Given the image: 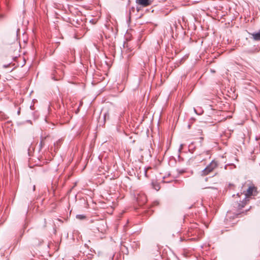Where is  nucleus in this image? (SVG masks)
Listing matches in <instances>:
<instances>
[{
  "instance_id": "obj_1",
  "label": "nucleus",
  "mask_w": 260,
  "mask_h": 260,
  "mask_svg": "<svg viewBox=\"0 0 260 260\" xmlns=\"http://www.w3.org/2000/svg\"><path fill=\"white\" fill-rule=\"evenodd\" d=\"M243 187H246V190L243 191L245 200L249 201L252 196H255L258 193L257 187L250 181L245 182Z\"/></svg>"
},
{
  "instance_id": "obj_2",
  "label": "nucleus",
  "mask_w": 260,
  "mask_h": 260,
  "mask_svg": "<svg viewBox=\"0 0 260 260\" xmlns=\"http://www.w3.org/2000/svg\"><path fill=\"white\" fill-rule=\"evenodd\" d=\"M218 165V162L215 159L212 160L211 162L201 171V175L202 176H206L210 174L217 168Z\"/></svg>"
},
{
  "instance_id": "obj_3",
  "label": "nucleus",
  "mask_w": 260,
  "mask_h": 260,
  "mask_svg": "<svg viewBox=\"0 0 260 260\" xmlns=\"http://www.w3.org/2000/svg\"><path fill=\"white\" fill-rule=\"evenodd\" d=\"M153 0H136V3L142 7H147L150 6Z\"/></svg>"
},
{
  "instance_id": "obj_4",
  "label": "nucleus",
  "mask_w": 260,
  "mask_h": 260,
  "mask_svg": "<svg viewBox=\"0 0 260 260\" xmlns=\"http://www.w3.org/2000/svg\"><path fill=\"white\" fill-rule=\"evenodd\" d=\"M249 201L245 200L244 198L242 201H240L239 203L237 204V206L236 207V208H237L238 211H240L245 206V205Z\"/></svg>"
},
{
  "instance_id": "obj_5",
  "label": "nucleus",
  "mask_w": 260,
  "mask_h": 260,
  "mask_svg": "<svg viewBox=\"0 0 260 260\" xmlns=\"http://www.w3.org/2000/svg\"><path fill=\"white\" fill-rule=\"evenodd\" d=\"M200 157V156L199 155V156H195L194 157H192L190 158L188 160L189 164L190 165H193V164H196V163H199L200 162L202 161V160L203 159L201 158H199Z\"/></svg>"
},
{
  "instance_id": "obj_6",
  "label": "nucleus",
  "mask_w": 260,
  "mask_h": 260,
  "mask_svg": "<svg viewBox=\"0 0 260 260\" xmlns=\"http://www.w3.org/2000/svg\"><path fill=\"white\" fill-rule=\"evenodd\" d=\"M50 139V137L46 136L41 138V141L39 144L40 150H41L46 145V142Z\"/></svg>"
},
{
  "instance_id": "obj_7",
  "label": "nucleus",
  "mask_w": 260,
  "mask_h": 260,
  "mask_svg": "<svg viewBox=\"0 0 260 260\" xmlns=\"http://www.w3.org/2000/svg\"><path fill=\"white\" fill-rule=\"evenodd\" d=\"M252 39L255 41H260V30L255 33L251 34Z\"/></svg>"
},
{
  "instance_id": "obj_8",
  "label": "nucleus",
  "mask_w": 260,
  "mask_h": 260,
  "mask_svg": "<svg viewBox=\"0 0 260 260\" xmlns=\"http://www.w3.org/2000/svg\"><path fill=\"white\" fill-rule=\"evenodd\" d=\"M61 143V141L60 140H59L55 143H54V145L55 147V149H58L60 146Z\"/></svg>"
},
{
  "instance_id": "obj_9",
  "label": "nucleus",
  "mask_w": 260,
  "mask_h": 260,
  "mask_svg": "<svg viewBox=\"0 0 260 260\" xmlns=\"http://www.w3.org/2000/svg\"><path fill=\"white\" fill-rule=\"evenodd\" d=\"M76 217H77V218H78L79 219L82 220V219H85L86 218V216L84 215L79 214V215H77Z\"/></svg>"
},
{
  "instance_id": "obj_10",
  "label": "nucleus",
  "mask_w": 260,
  "mask_h": 260,
  "mask_svg": "<svg viewBox=\"0 0 260 260\" xmlns=\"http://www.w3.org/2000/svg\"><path fill=\"white\" fill-rule=\"evenodd\" d=\"M152 185L153 186V188L156 190H158L160 188L159 185L157 184H155L154 183H152Z\"/></svg>"
},
{
  "instance_id": "obj_11",
  "label": "nucleus",
  "mask_w": 260,
  "mask_h": 260,
  "mask_svg": "<svg viewBox=\"0 0 260 260\" xmlns=\"http://www.w3.org/2000/svg\"><path fill=\"white\" fill-rule=\"evenodd\" d=\"M202 134V131L201 129H198L196 135H201Z\"/></svg>"
},
{
  "instance_id": "obj_12",
  "label": "nucleus",
  "mask_w": 260,
  "mask_h": 260,
  "mask_svg": "<svg viewBox=\"0 0 260 260\" xmlns=\"http://www.w3.org/2000/svg\"><path fill=\"white\" fill-rule=\"evenodd\" d=\"M107 116L109 117V114L108 113H105V115H104V119H105V120H106Z\"/></svg>"
},
{
  "instance_id": "obj_13",
  "label": "nucleus",
  "mask_w": 260,
  "mask_h": 260,
  "mask_svg": "<svg viewBox=\"0 0 260 260\" xmlns=\"http://www.w3.org/2000/svg\"><path fill=\"white\" fill-rule=\"evenodd\" d=\"M246 212H247V210H246V211H245V212H243V211L241 212H240L239 213L237 214V215H239V214H242V213H244L245 214H246Z\"/></svg>"
},
{
  "instance_id": "obj_14",
  "label": "nucleus",
  "mask_w": 260,
  "mask_h": 260,
  "mask_svg": "<svg viewBox=\"0 0 260 260\" xmlns=\"http://www.w3.org/2000/svg\"><path fill=\"white\" fill-rule=\"evenodd\" d=\"M147 170H145V176H146V177H147Z\"/></svg>"
},
{
  "instance_id": "obj_15",
  "label": "nucleus",
  "mask_w": 260,
  "mask_h": 260,
  "mask_svg": "<svg viewBox=\"0 0 260 260\" xmlns=\"http://www.w3.org/2000/svg\"><path fill=\"white\" fill-rule=\"evenodd\" d=\"M237 196H238V197H240V193H238L237 194Z\"/></svg>"
},
{
  "instance_id": "obj_16",
  "label": "nucleus",
  "mask_w": 260,
  "mask_h": 260,
  "mask_svg": "<svg viewBox=\"0 0 260 260\" xmlns=\"http://www.w3.org/2000/svg\"><path fill=\"white\" fill-rule=\"evenodd\" d=\"M3 15H0V18H3Z\"/></svg>"
},
{
  "instance_id": "obj_17",
  "label": "nucleus",
  "mask_w": 260,
  "mask_h": 260,
  "mask_svg": "<svg viewBox=\"0 0 260 260\" xmlns=\"http://www.w3.org/2000/svg\"><path fill=\"white\" fill-rule=\"evenodd\" d=\"M200 139H201L202 140H203L204 138H203V137H200Z\"/></svg>"
}]
</instances>
